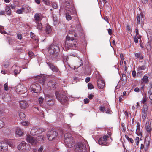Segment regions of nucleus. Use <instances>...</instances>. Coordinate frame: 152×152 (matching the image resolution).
<instances>
[{
    "instance_id": "obj_44",
    "label": "nucleus",
    "mask_w": 152,
    "mask_h": 152,
    "mask_svg": "<svg viewBox=\"0 0 152 152\" xmlns=\"http://www.w3.org/2000/svg\"><path fill=\"white\" fill-rule=\"evenodd\" d=\"M4 89L5 91H7L9 89V87L7 83H6L4 86Z\"/></svg>"
},
{
    "instance_id": "obj_3",
    "label": "nucleus",
    "mask_w": 152,
    "mask_h": 152,
    "mask_svg": "<svg viewBox=\"0 0 152 152\" xmlns=\"http://www.w3.org/2000/svg\"><path fill=\"white\" fill-rule=\"evenodd\" d=\"M69 136V137L71 136V134L69 133H66L64 135V141L66 145L69 147L71 148L73 145L74 143L73 142V138H67V136Z\"/></svg>"
},
{
    "instance_id": "obj_24",
    "label": "nucleus",
    "mask_w": 152,
    "mask_h": 152,
    "mask_svg": "<svg viewBox=\"0 0 152 152\" xmlns=\"http://www.w3.org/2000/svg\"><path fill=\"white\" fill-rule=\"evenodd\" d=\"M5 12L7 15H11V11L10 7L8 6H6L5 8Z\"/></svg>"
},
{
    "instance_id": "obj_8",
    "label": "nucleus",
    "mask_w": 152,
    "mask_h": 152,
    "mask_svg": "<svg viewBox=\"0 0 152 152\" xmlns=\"http://www.w3.org/2000/svg\"><path fill=\"white\" fill-rule=\"evenodd\" d=\"M45 129L42 128L37 129L36 127H34L30 131L31 134L32 135H35L37 134L41 133L44 132Z\"/></svg>"
},
{
    "instance_id": "obj_47",
    "label": "nucleus",
    "mask_w": 152,
    "mask_h": 152,
    "mask_svg": "<svg viewBox=\"0 0 152 152\" xmlns=\"http://www.w3.org/2000/svg\"><path fill=\"white\" fill-rule=\"evenodd\" d=\"M54 101L53 100H51L50 102H47V104L49 106H52L54 104Z\"/></svg>"
},
{
    "instance_id": "obj_45",
    "label": "nucleus",
    "mask_w": 152,
    "mask_h": 152,
    "mask_svg": "<svg viewBox=\"0 0 152 152\" xmlns=\"http://www.w3.org/2000/svg\"><path fill=\"white\" fill-rule=\"evenodd\" d=\"M44 98L40 97L39 98V104H42L43 103L44 101Z\"/></svg>"
},
{
    "instance_id": "obj_56",
    "label": "nucleus",
    "mask_w": 152,
    "mask_h": 152,
    "mask_svg": "<svg viewBox=\"0 0 152 152\" xmlns=\"http://www.w3.org/2000/svg\"><path fill=\"white\" fill-rule=\"evenodd\" d=\"M8 39V40L7 41H8L9 44H12V42H13V39H11V38Z\"/></svg>"
},
{
    "instance_id": "obj_41",
    "label": "nucleus",
    "mask_w": 152,
    "mask_h": 152,
    "mask_svg": "<svg viewBox=\"0 0 152 152\" xmlns=\"http://www.w3.org/2000/svg\"><path fill=\"white\" fill-rule=\"evenodd\" d=\"M16 13L18 14H22L23 12V10H22V7H21L20 9H18L17 10Z\"/></svg>"
},
{
    "instance_id": "obj_37",
    "label": "nucleus",
    "mask_w": 152,
    "mask_h": 152,
    "mask_svg": "<svg viewBox=\"0 0 152 152\" xmlns=\"http://www.w3.org/2000/svg\"><path fill=\"white\" fill-rule=\"evenodd\" d=\"M147 100V97L146 96H144L142 98V99L141 101V103L143 104L146 103Z\"/></svg>"
},
{
    "instance_id": "obj_60",
    "label": "nucleus",
    "mask_w": 152,
    "mask_h": 152,
    "mask_svg": "<svg viewBox=\"0 0 152 152\" xmlns=\"http://www.w3.org/2000/svg\"><path fill=\"white\" fill-rule=\"evenodd\" d=\"M131 30V28H130V26L128 25L127 26V31L128 32H130Z\"/></svg>"
},
{
    "instance_id": "obj_48",
    "label": "nucleus",
    "mask_w": 152,
    "mask_h": 152,
    "mask_svg": "<svg viewBox=\"0 0 152 152\" xmlns=\"http://www.w3.org/2000/svg\"><path fill=\"white\" fill-rule=\"evenodd\" d=\"M105 112L109 114H111L112 113L109 108H107V110H105Z\"/></svg>"
},
{
    "instance_id": "obj_12",
    "label": "nucleus",
    "mask_w": 152,
    "mask_h": 152,
    "mask_svg": "<svg viewBox=\"0 0 152 152\" xmlns=\"http://www.w3.org/2000/svg\"><path fill=\"white\" fill-rule=\"evenodd\" d=\"M47 64L49 66V68L53 72H59V71L57 67L54 65L52 63L48 62L47 63Z\"/></svg>"
},
{
    "instance_id": "obj_61",
    "label": "nucleus",
    "mask_w": 152,
    "mask_h": 152,
    "mask_svg": "<svg viewBox=\"0 0 152 152\" xmlns=\"http://www.w3.org/2000/svg\"><path fill=\"white\" fill-rule=\"evenodd\" d=\"M134 91L136 92H139L140 91V89L138 87L136 88L134 90Z\"/></svg>"
},
{
    "instance_id": "obj_15",
    "label": "nucleus",
    "mask_w": 152,
    "mask_h": 152,
    "mask_svg": "<svg viewBox=\"0 0 152 152\" xmlns=\"http://www.w3.org/2000/svg\"><path fill=\"white\" fill-rule=\"evenodd\" d=\"M22 7L23 12L26 13L30 12L31 11L30 7L28 5H23Z\"/></svg>"
},
{
    "instance_id": "obj_9",
    "label": "nucleus",
    "mask_w": 152,
    "mask_h": 152,
    "mask_svg": "<svg viewBox=\"0 0 152 152\" xmlns=\"http://www.w3.org/2000/svg\"><path fill=\"white\" fill-rule=\"evenodd\" d=\"M18 148L19 150L25 149L26 151H28L30 149V146L28 144H26L25 141H23L18 145Z\"/></svg>"
},
{
    "instance_id": "obj_58",
    "label": "nucleus",
    "mask_w": 152,
    "mask_h": 152,
    "mask_svg": "<svg viewBox=\"0 0 152 152\" xmlns=\"http://www.w3.org/2000/svg\"><path fill=\"white\" fill-rule=\"evenodd\" d=\"M120 58H121V60L122 61V63H123V61L124 60V57L123 54H121L120 55Z\"/></svg>"
},
{
    "instance_id": "obj_1",
    "label": "nucleus",
    "mask_w": 152,
    "mask_h": 152,
    "mask_svg": "<svg viewBox=\"0 0 152 152\" xmlns=\"http://www.w3.org/2000/svg\"><path fill=\"white\" fill-rule=\"evenodd\" d=\"M49 53L53 57H56L59 52V47L53 44L51 45L49 48Z\"/></svg>"
},
{
    "instance_id": "obj_7",
    "label": "nucleus",
    "mask_w": 152,
    "mask_h": 152,
    "mask_svg": "<svg viewBox=\"0 0 152 152\" xmlns=\"http://www.w3.org/2000/svg\"><path fill=\"white\" fill-rule=\"evenodd\" d=\"M47 136L50 141H52L57 135V132L54 131L50 130L47 132Z\"/></svg>"
},
{
    "instance_id": "obj_6",
    "label": "nucleus",
    "mask_w": 152,
    "mask_h": 152,
    "mask_svg": "<svg viewBox=\"0 0 152 152\" xmlns=\"http://www.w3.org/2000/svg\"><path fill=\"white\" fill-rule=\"evenodd\" d=\"M30 90L35 93H38L41 90L40 85L38 83H34L31 85L29 88Z\"/></svg>"
},
{
    "instance_id": "obj_30",
    "label": "nucleus",
    "mask_w": 152,
    "mask_h": 152,
    "mask_svg": "<svg viewBox=\"0 0 152 152\" xmlns=\"http://www.w3.org/2000/svg\"><path fill=\"white\" fill-rule=\"evenodd\" d=\"M147 113L141 112V115L142 118V119L143 121L146 119L147 117Z\"/></svg>"
},
{
    "instance_id": "obj_62",
    "label": "nucleus",
    "mask_w": 152,
    "mask_h": 152,
    "mask_svg": "<svg viewBox=\"0 0 152 152\" xmlns=\"http://www.w3.org/2000/svg\"><path fill=\"white\" fill-rule=\"evenodd\" d=\"M132 73L133 77H135V76H136V74L135 71H133L132 72Z\"/></svg>"
},
{
    "instance_id": "obj_25",
    "label": "nucleus",
    "mask_w": 152,
    "mask_h": 152,
    "mask_svg": "<svg viewBox=\"0 0 152 152\" xmlns=\"http://www.w3.org/2000/svg\"><path fill=\"white\" fill-rule=\"evenodd\" d=\"M135 56L137 57V58H139L140 60H141L143 59V56L141 53H134Z\"/></svg>"
},
{
    "instance_id": "obj_13",
    "label": "nucleus",
    "mask_w": 152,
    "mask_h": 152,
    "mask_svg": "<svg viewBox=\"0 0 152 152\" xmlns=\"http://www.w3.org/2000/svg\"><path fill=\"white\" fill-rule=\"evenodd\" d=\"M150 138L149 136H147L144 141V145L145 149L146 150L148 149V146L150 144Z\"/></svg>"
},
{
    "instance_id": "obj_64",
    "label": "nucleus",
    "mask_w": 152,
    "mask_h": 152,
    "mask_svg": "<svg viewBox=\"0 0 152 152\" xmlns=\"http://www.w3.org/2000/svg\"><path fill=\"white\" fill-rule=\"evenodd\" d=\"M149 99L150 100V102L152 104V94L150 95Z\"/></svg>"
},
{
    "instance_id": "obj_54",
    "label": "nucleus",
    "mask_w": 152,
    "mask_h": 152,
    "mask_svg": "<svg viewBox=\"0 0 152 152\" xmlns=\"http://www.w3.org/2000/svg\"><path fill=\"white\" fill-rule=\"evenodd\" d=\"M139 139L138 137H137L135 139V141L137 145H138L139 143Z\"/></svg>"
},
{
    "instance_id": "obj_38",
    "label": "nucleus",
    "mask_w": 152,
    "mask_h": 152,
    "mask_svg": "<svg viewBox=\"0 0 152 152\" xmlns=\"http://www.w3.org/2000/svg\"><path fill=\"white\" fill-rule=\"evenodd\" d=\"M125 137L128 140L129 142H130L132 143H133L134 140L132 139L129 138V137L126 135H125Z\"/></svg>"
},
{
    "instance_id": "obj_52",
    "label": "nucleus",
    "mask_w": 152,
    "mask_h": 152,
    "mask_svg": "<svg viewBox=\"0 0 152 152\" xmlns=\"http://www.w3.org/2000/svg\"><path fill=\"white\" fill-rule=\"evenodd\" d=\"M29 123L28 121H24L22 123V124L24 126H26L29 125Z\"/></svg>"
},
{
    "instance_id": "obj_55",
    "label": "nucleus",
    "mask_w": 152,
    "mask_h": 152,
    "mask_svg": "<svg viewBox=\"0 0 152 152\" xmlns=\"http://www.w3.org/2000/svg\"><path fill=\"white\" fill-rule=\"evenodd\" d=\"M52 7L53 8L56 9L58 7V6L56 3H54L53 4Z\"/></svg>"
},
{
    "instance_id": "obj_23",
    "label": "nucleus",
    "mask_w": 152,
    "mask_h": 152,
    "mask_svg": "<svg viewBox=\"0 0 152 152\" xmlns=\"http://www.w3.org/2000/svg\"><path fill=\"white\" fill-rule=\"evenodd\" d=\"M40 14L37 13L35 14L34 16V18L36 23L39 22L41 20L40 17Z\"/></svg>"
},
{
    "instance_id": "obj_57",
    "label": "nucleus",
    "mask_w": 152,
    "mask_h": 152,
    "mask_svg": "<svg viewBox=\"0 0 152 152\" xmlns=\"http://www.w3.org/2000/svg\"><path fill=\"white\" fill-rule=\"evenodd\" d=\"M28 55L30 57H31L33 56V53L31 51H29L28 53Z\"/></svg>"
},
{
    "instance_id": "obj_4",
    "label": "nucleus",
    "mask_w": 152,
    "mask_h": 152,
    "mask_svg": "<svg viewBox=\"0 0 152 152\" xmlns=\"http://www.w3.org/2000/svg\"><path fill=\"white\" fill-rule=\"evenodd\" d=\"M16 92L19 94H22L26 92L27 90L26 88L24 86L19 85L15 88Z\"/></svg>"
},
{
    "instance_id": "obj_33",
    "label": "nucleus",
    "mask_w": 152,
    "mask_h": 152,
    "mask_svg": "<svg viewBox=\"0 0 152 152\" xmlns=\"http://www.w3.org/2000/svg\"><path fill=\"white\" fill-rule=\"evenodd\" d=\"M36 23L37 24V28L39 30L41 31L42 29V25L41 23L39 22Z\"/></svg>"
},
{
    "instance_id": "obj_43",
    "label": "nucleus",
    "mask_w": 152,
    "mask_h": 152,
    "mask_svg": "<svg viewBox=\"0 0 152 152\" xmlns=\"http://www.w3.org/2000/svg\"><path fill=\"white\" fill-rule=\"evenodd\" d=\"M121 80L125 82L126 81V76L124 74L122 75Z\"/></svg>"
},
{
    "instance_id": "obj_39",
    "label": "nucleus",
    "mask_w": 152,
    "mask_h": 152,
    "mask_svg": "<svg viewBox=\"0 0 152 152\" xmlns=\"http://www.w3.org/2000/svg\"><path fill=\"white\" fill-rule=\"evenodd\" d=\"M19 115L21 119H23L25 117V114L24 113L22 112H20L19 113Z\"/></svg>"
},
{
    "instance_id": "obj_31",
    "label": "nucleus",
    "mask_w": 152,
    "mask_h": 152,
    "mask_svg": "<svg viewBox=\"0 0 152 152\" xmlns=\"http://www.w3.org/2000/svg\"><path fill=\"white\" fill-rule=\"evenodd\" d=\"M52 31V29L51 27L49 26H47L46 28V32L47 34H49Z\"/></svg>"
},
{
    "instance_id": "obj_34",
    "label": "nucleus",
    "mask_w": 152,
    "mask_h": 152,
    "mask_svg": "<svg viewBox=\"0 0 152 152\" xmlns=\"http://www.w3.org/2000/svg\"><path fill=\"white\" fill-rule=\"evenodd\" d=\"M102 141H100V138L99 139L98 141V143L99 144L101 145H106L107 143L106 141H104V140L102 139Z\"/></svg>"
},
{
    "instance_id": "obj_17",
    "label": "nucleus",
    "mask_w": 152,
    "mask_h": 152,
    "mask_svg": "<svg viewBox=\"0 0 152 152\" xmlns=\"http://www.w3.org/2000/svg\"><path fill=\"white\" fill-rule=\"evenodd\" d=\"M47 76L44 75H41L38 77L39 81L42 85H43L46 80Z\"/></svg>"
},
{
    "instance_id": "obj_18",
    "label": "nucleus",
    "mask_w": 152,
    "mask_h": 152,
    "mask_svg": "<svg viewBox=\"0 0 152 152\" xmlns=\"http://www.w3.org/2000/svg\"><path fill=\"white\" fill-rule=\"evenodd\" d=\"M97 86L99 88L103 89L104 86V81L101 80H98L97 81Z\"/></svg>"
},
{
    "instance_id": "obj_50",
    "label": "nucleus",
    "mask_w": 152,
    "mask_h": 152,
    "mask_svg": "<svg viewBox=\"0 0 152 152\" xmlns=\"http://www.w3.org/2000/svg\"><path fill=\"white\" fill-rule=\"evenodd\" d=\"M99 109L102 112H103L105 111V108L104 107L100 106L99 107Z\"/></svg>"
},
{
    "instance_id": "obj_27",
    "label": "nucleus",
    "mask_w": 152,
    "mask_h": 152,
    "mask_svg": "<svg viewBox=\"0 0 152 152\" xmlns=\"http://www.w3.org/2000/svg\"><path fill=\"white\" fill-rule=\"evenodd\" d=\"M15 68V69L14 70V72L15 75H17L18 73V69H20L19 67L16 66H12V68L14 69Z\"/></svg>"
},
{
    "instance_id": "obj_63",
    "label": "nucleus",
    "mask_w": 152,
    "mask_h": 152,
    "mask_svg": "<svg viewBox=\"0 0 152 152\" xmlns=\"http://www.w3.org/2000/svg\"><path fill=\"white\" fill-rule=\"evenodd\" d=\"M94 96L92 94H89L88 96V98L89 99H91L94 97Z\"/></svg>"
},
{
    "instance_id": "obj_46",
    "label": "nucleus",
    "mask_w": 152,
    "mask_h": 152,
    "mask_svg": "<svg viewBox=\"0 0 152 152\" xmlns=\"http://www.w3.org/2000/svg\"><path fill=\"white\" fill-rule=\"evenodd\" d=\"M88 88L90 89H91L94 88L92 84L90 83H88Z\"/></svg>"
},
{
    "instance_id": "obj_28",
    "label": "nucleus",
    "mask_w": 152,
    "mask_h": 152,
    "mask_svg": "<svg viewBox=\"0 0 152 152\" xmlns=\"http://www.w3.org/2000/svg\"><path fill=\"white\" fill-rule=\"evenodd\" d=\"M148 110V107L147 105L146 104H144L142 107L141 112L147 113Z\"/></svg>"
},
{
    "instance_id": "obj_42",
    "label": "nucleus",
    "mask_w": 152,
    "mask_h": 152,
    "mask_svg": "<svg viewBox=\"0 0 152 152\" xmlns=\"http://www.w3.org/2000/svg\"><path fill=\"white\" fill-rule=\"evenodd\" d=\"M0 32L2 34L6 33L5 31L4 30V27L2 26H0Z\"/></svg>"
},
{
    "instance_id": "obj_32",
    "label": "nucleus",
    "mask_w": 152,
    "mask_h": 152,
    "mask_svg": "<svg viewBox=\"0 0 152 152\" xmlns=\"http://www.w3.org/2000/svg\"><path fill=\"white\" fill-rule=\"evenodd\" d=\"M142 17V16L140 15L139 14H137V25H138L140 23L141 18Z\"/></svg>"
},
{
    "instance_id": "obj_5",
    "label": "nucleus",
    "mask_w": 152,
    "mask_h": 152,
    "mask_svg": "<svg viewBox=\"0 0 152 152\" xmlns=\"http://www.w3.org/2000/svg\"><path fill=\"white\" fill-rule=\"evenodd\" d=\"M86 148L85 145L81 143H77L75 146L76 151L78 152H85Z\"/></svg>"
},
{
    "instance_id": "obj_49",
    "label": "nucleus",
    "mask_w": 152,
    "mask_h": 152,
    "mask_svg": "<svg viewBox=\"0 0 152 152\" xmlns=\"http://www.w3.org/2000/svg\"><path fill=\"white\" fill-rule=\"evenodd\" d=\"M4 126V122L3 121L0 120V128H2Z\"/></svg>"
},
{
    "instance_id": "obj_26",
    "label": "nucleus",
    "mask_w": 152,
    "mask_h": 152,
    "mask_svg": "<svg viewBox=\"0 0 152 152\" xmlns=\"http://www.w3.org/2000/svg\"><path fill=\"white\" fill-rule=\"evenodd\" d=\"M51 100H53V97L51 96H50L48 94L47 95L45 99V100L47 102H51Z\"/></svg>"
},
{
    "instance_id": "obj_20",
    "label": "nucleus",
    "mask_w": 152,
    "mask_h": 152,
    "mask_svg": "<svg viewBox=\"0 0 152 152\" xmlns=\"http://www.w3.org/2000/svg\"><path fill=\"white\" fill-rule=\"evenodd\" d=\"M15 134L17 135L20 137L23 134V131L20 128H16Z\"/></svg>"
},
{
    "instance_id": "obj_51",
    "label": "nucleus",
    "mask_w": 152,
    "mask_h": 152,
    "mask_svg": "<svg viewBox=\"0 0 152 152\" xmlns=\"http://www.w3.org/2000/svg\"><path fill=\"white\" fill-rule=\"evenodd\" d=\"M52 17L53 20L54 22H56L57 20V17H56V15H53L52 16Z\"/></svg>"
},
{
    "instance_id": "obj_10",
    "label": "nucleus",
    "mask_w": 152,
    "mask_h": 152,
    "mask_svg": "<svg viewBox=\"0 0 152 152\" xmlns=\"http://www.w3.org/2000/svg\"><path fill=\"white\" fill-rule=\"evenodd\" d=\"M76 42L75 39H66L65 44L70 47L75 46Z\"/></svg>"
},
{
    "instance_id": "obj_14",
    "label": "nucleus",
    "mask_w": 152,
    "mask_h": 152,
    "mask_svg": "<svg viewBox=\"0 0 152 152\" xmlns=\"http://www.w3.org/2000/svg\"><path fill=\"white\" fill-rule=\"evenodd\" d=\"M7 149L8 146L7 143L3 141L0 142V150L5 151L7 150Z\"/></svg>"
},
{
    "instance_id": "obj_59",
    "label": "nucleus",
    "mask_w": 152,
    "mask_h": 152,
    "mask_svg": "<svg viewBox=\"0 0 152 152\" xmlns=\"http://www.w3.org/2000/svg\"><path fill=\"white\" fill-rule=\"evenodd\" d=\"M137 129L136 132H137V131L140 130V125L139 123H137Z\"/></svg>"
},
{
    "instance_id": "obj_29",
    "label": "nucleus",
    "mask_w": 152,
    "mask_h": 152,
    "mask_svg": "<svg viewBox=\"0 0 152 152\" xmlns=\"http://www.w3.org/2000/svg\"><path fill=\"white\" fill-rule=\"evenodd\" d=\"M141 81L145 83H147L149 81V80L148 79V77L144 75L142 78L141 79Z\"/></svg>"
},
{
    "instance_id": "obj_35",
    "label": "nucleus",
    "mask_w": 152,
    "mask_h": 152,
    "mask_svg": "<svg viewBox=\"0 0 152 152\" xmlns=\"http://www.w3.org/2000/svg\"><path fill=\"white\" fill-rule=\"evenodd\" d=\"M66 18L67 20L69 21L71 20L72 17L68 12H66L65 14Z\"/></svg>"
},
{
    "instance_id": "obj_40",
    "label": "nucleus",
    "mask_w": 152,
    "mask_h": 152,
    "mask_svg": "<svg viewBox=\"0 0 152 152\" xmlns=\"http://www.w3.org/2000/svg\"><path fill=\"white\" fill-rule=\"evenodd\" d=\"M136 31V34L137 37V38H141L142 37V36L140 35L139 33V31L138 29L137 28H136L135 29Z\"/></svg>"
},
{
    "instance_id": "obj_36",
    "label": "nucleus",
    "mask_w": 152,
    "mask_h": 152,
    "mask_svg": "<svg viewBox=\"0 0 152 152\" xmlns=\"http://www.w3.org/2000/svg\"><path fill=\"white\" fill-rule=\"evenodd\" d=\"M108 138V136L107 135H104L103 137H101L100 138V141H102V139L104 140V141L107 142V139Z\"/></svg>"
},
{
    "instance_id": "obj_22",
    "label": "nucleus",
    "mask_w": 152,
    "mask_h": 152,
    "mask_svg": "<svg viewBox=\"0 0 152 152\" xmlns=\"http://www.w3.org/2000/svg\"><path fill=\"white\" fill-rule=\"evenodd\" d=\"M146 129L147 132H150L151 129V122L150 120L148 121L146 124Z\"/></svg>"
},
{
    "instance_id": "obj_53",
    "label": "nucleus",
    "mask_w": 152,
    "mask_h": 152,
    "mask_svg": "<svg viewBox=\"0 0 152 152\" xmlns=\"http://www.w3.org/2000/svg\"><path fill=\"white\" fill-rule=\"evenodd\" d=\"M84 103L85 104H88L89 103V100L88 98H86L84 99Z\"/></svg>"
},
{
    "instance_id": "obj_11",
    "label": "nucleus",
    "mask_w": 152,
    "mask_h": 152,
    "mask_svg": "<svg viewBox=\"0 0 152 152\" xmlns=\"http://www.w3.org/2000/svg\"><path fill=\"white\" fill-rule=\"evenodd\" d=\"M27 141L33 145H35L37 143L36 140L30 135H27L26 138Z\"/></svg>"
},
{
    "instance_id": "obj_21",
    "label": "nucleus",
    "mask_w": 152,
    "mask_h": 152,
    "mask_svg": "<svg viewBox=\"0 0 152 152\" xmlns=\"http://www.w3.org/2000/svg\"><path fill=\"white\" fill-rule=\"evenodd\" d=\"M144 65L139 66L137 69V70L138 71H140L142 70H145L146 69V64L148 62V60H145L144 61Z\"/></svg>"
},
{
    "instance_id": "obj_16",
    "label": "nucleus",
    "mask_w": 152,
    "mask_h": 152,
    "mask_svg": "<svg viewBox=\"0 0 152 152\" xmlns=\"http://www.w3.org/2000/svg\"><path fill=\"white\" fill-rule=\"evenodd\" d=\"M20 107L22 109H25L28 106V104L27 102L24 100L21 101L20 102Z\"/></svg>"
},
{
    "instance_id": "obj_19",
    "label": "nucleus",
    "mask_w": 152,
    "mask_h": 152,
    "mask_svg": "<svg viewBox=\"0 0 152 152\" xmlns=\"http://www.w3.org/2000/svg\"><path fill=\"white\" fill-rule=\"evenodd\" d=\"M146 47L148 51H150L151 50L152 48V39L150 41L148 40Z\"/></svg>"
},
{
    "instance_id": "obj_2",
    "label": "nucleus",
    "mask_w": 152,
    "mask_h": 152,
    "mask_svg": "<svg viewBox=\"0 0 152 152\" xmlns=\"http://www.w3.org/2000/svg\"><path fill=\"white\" fill-rule=\"evenodd\" d=\"M55 96L57 99L61 104H64L66 102L68 98L65 95L64 93L56 92Z\"/></svg>"
}]
</instances>
